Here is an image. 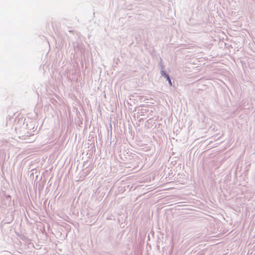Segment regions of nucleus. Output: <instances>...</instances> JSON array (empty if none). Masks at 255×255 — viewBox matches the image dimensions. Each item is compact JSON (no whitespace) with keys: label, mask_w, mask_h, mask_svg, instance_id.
<instances>
[{"label":"nucleus","mask_w":255,"mask_h":255,"mask_svg":"<svg viewBox=\"0 0 255 255\" xmlns=\"http://www.w3.org/2000/svg\"><path fill=\"white\" fill-rule=\"evenodd\" d=\"M165 73L164 71H162V74H164L165 75Z\"/></svg>","instance_id":"3"},{"label":"nucleus","mask_w":255,"mask_h":255,"mask_svg":"<svg viewBox=\"0 0 255 255\" xmlns=\"http://www.w3.org/2000/svg\"><path fill=\"white\" fill-rule=\"evenodd\" d=\"M169 83H170V85H171V80H169Z\"/></svg>","instance_id":"2"},{"label":"nucleus","mask_w":255,"mask_h":255,"mask_svg":"<svg viewBox=\"0 0 255 255\" xmlns=\"http://www.w3.org/2000/svg\"><path fill=\"white\" fill-rule=\"evenodd\" d=\"M165 76L166 77L167 80L169 81V80H170V79L169 77L168 76V75L166 74H165Z\"/></svg>","instance_id":"1"}]
</instances>
